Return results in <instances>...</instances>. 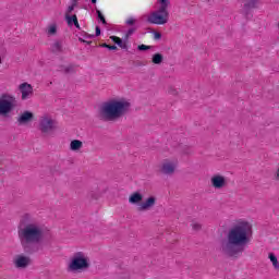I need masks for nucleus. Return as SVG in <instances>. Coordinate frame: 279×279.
Segmentation results:
<instances>
[{"label": "nucleus", "mask_w": 279, "mask_h": 279, "mask_svg": "<svg viewBox=\"0 0 279 279\" xmlns=\"http://www.w3.org/2000/svg\"><path fill=\"white\" fill-rule=\"evenodd\" d=\"M250 222L240 221L233 225L227 233L226 241L221 242L220 252L228 258H239L245 247L250 245Z\"/></svg>", "instance_id": "f03ea898"}, {"label": "nucleus", "mask_w": 279, "mask_h": 279, "mask_svg": "<svg viewBox=\"0 0 279 279\" xmlns=\"http://www.w3.org/2000/svg\"><path fill=\"white\" fill-rule=\"evenodd\" d=\"M58 129V122L49 117H43L39 120L38 130L41 134H51V132H56Z\"/></svg>", "instance_id": "0eeeda50"}, {"label": "nucleus", "mask_w": 279, "mask_h": 279, "mask_svg": "<svg viewBox=\"0 0 279 279\" xmlns=\"http://www.w3.org/2000/svg\"><path fill=\"white\" fill-rule=\"evenodd\" d=\"M92 197H93V199H97L98 198V196H93V195H92Z\"/></svg>", "instance_id": "37998d69"}, {"label": "nucleus", "mask_w": 279, "mask_h": 279, "mask_svg": "<svg viewBox=\"0 0 279 279\" xmlns=\"http://www.w3.org/2000/svg\"><path fill=\"white\" fill-rule=\"evenodd\" d=\"M65 21L69 27H73L74 24L77 23V15L73 14V15H69L65 14Z\"/></svg>", "instance_id": "6ab92c4d"}, {"label": "nucleus", "mask_w": 279, "mask_h": 279, "mask_svg": "<svg viewBox=\"0 0 279 279\" xmlns=\"http://www.w3.org/2000/svg\"><path fill=\"white\" fill-rule=\"evenodd\" d=\"M134 32H136V28H129L126 34H128V36H132V34H134Z\"/></svg>", "instance_id": "473e14b6"}, {"label": "nucleus", "mask_w": 279, "mask_h": 279, "mask_svg": "<svg viewBox=\"0 0 279 279\" xmlns=\"http://www.w3.org/2000/svg\"><path fill=\"white\" fill-rule=\"evenodd\" d=\"M74 1H80V0H74Z\"/></svg>", "instance_id": "49530a36"}, {"label": "nucleus", "mask_w": 279, "mask_h": 279, "mask_svg": "<svg viewBox=\"0 0 279 279\" xmlns=\"http://www.w3.org/2000/svg\"><path fill=\"white\" fill-rule=\"evenodd\" d=\"M137 66H143V63H138Z\"/></svg>", "instance_id": "c03bdc74"}, {"label": "nucleus", "mask_w": 279, "mask_h": 279, "mask_svg": "<svg viewBox=\"0 0 279 279\" xmlns=\"http://www.w3.org/2000/svg\"><path fill=\"white\" fill-rule=\"evenodd\" d=\"M168 93L169 95H173L175 97L178 95V89L173 87H169Z\"/></svg>", "instance_id": "cd10ccee"}, {"label": "nucleus", "mask_w": 279, "mask_h": 279, "mask_svg": "<svg viewBox=\"0 0 279 279\" xmlns=\"http://www.w3.org/2000/svg\"><path fill=\"white\" fill-rule=\"evenodd\" d=\"M0 64H1V56H0Z\"/></svg>", "instance_id": "a18cd8bd"}, {"label": "nucleus", "mask_w": 279, "mask_h": 279, "mask_svg": "<svg viewBox=\"0 0 279 279\" xmlns=\"http://www.w3.org/2000/svg\"><path fill=\"white\" fill-rule=\"evenodd\" d=\"M20 92L22 93V100L25 101V99H29V95H34V87L32 84L28 83H22L19 86Z\"/></svg>", "instance_id": "9b49d317"}, {"label": "nucleus", "mask_w": 279, "mask_h": 279, "mask_svg": "<svg viewBox=\"0 0 279 279\" xmlns=\"http://www.w3.org/2000/svg\"><path fill=\"white\" fill-rule=\"evenodd\" d=\"M183 154H186V155L191 154V148L185 147V148L183 149Z\"/></svg>", "instance_id": "72a5a7b5"}, {"label": "nucleus", "mask_w": 279, "mask_h": 279, "mask_svg": "<svg viewBox=\"0 0 279 279\" xmlns=\"http://www.w3.org/2000/svg\"><path fill=\"white\" fill-rule=\"evenodd\" d=\"M132 108V102L125 99H111L104 102L98 111L100 121H117L121 117H125Z\"/></svg>", "instance_id": "7ed1b4c3"}, {"label": "nucleus", "mask_w": 279, "mask_h": 279, "mask_svg": "<svg viewBox=\"0 0 279 279\" xmlns=\"http://www.w3.org/2000/svg\"><path fill=\"white\" fill-rule=\"evenodd\" d=\"M84 147V143L80 140H73L70 143L71 151H80Z\"/></svg>", "instance_id": "dca6fc26"}, {"label": "nucleus", "mask_w": 279, "mask_h": 279, "mask_svg": "<svg viewBox=\"0 0 279 279\" xmlns=\"http://www.w3.org/2000/svg\"><path fill=\"white\" fill-rule=\"evenodd\" d=\"M153 35L155 40H160V38H162V34L160 32L154 31Z\"/></svg>", "instance_id": "bb28decb"}, {"label": "nucleus", "mask_w": 279, "mask_h": 279, "mask_svg": "<svg viewBox=\"0 0 279 279\" xmlns=\"http://www.w3.org/2000/svg\"><path fill=\"white\" fill-rule=\"evenodd\" d=\"M100 47H102L104 49H108L109 51H117V46H110L108 44H101Z\"/></svg>", "instance_id": "a878e982"}, {"label": "nucleus", "mask_w": 279, "mask_h": 279, "mask_svg": "<svg viewBox=\"0 0 279 279\" xmlns=\"http://www.w3.org/2000/svg\"><path fill=\"white\" fill-rule=\"evenodd\" d=\"M159 8L150 13L147 17V23L150 25H167L169 23V8L171 5L170 0H157Z\"/></svg>", "instance_id": "20e7f679"}, {"label": "nucleus", "mask_w": 279, "mask_h": 279, "mask_svg": "<svg viewBox=\"0 0 279 279\" xmlns=\"http://www.w3.org/2000/svg\"><path fill=\"white\" fill-rule=\"evenodd\" d=\"M16 106V97L10 94H2L0 96V117H3V119L10 118V113L14 112Z\"/></svg>", "instance_id": "423d86ee"}, {"label": "nucleus", "mask_w": 279, "mask_h": 279, "mask_svg": "<svg viewBox=\"0 0 279 279\" xmlns=\"http://www.w3.org/2000/svg\"><path fill=\"white\" fill-rule=\"evenodd\" d=\"M268 258H269L270 263H272V267L275 269H279V262H278V257L276 256V254L269 253Z\"/></svg>", "instance_id": "4be33fe9"}, {"label": "nucleus", "mask_w": 279, "mask_h": 279, "mask_svg": "<svg viewBox=\"0 0 279 279\" xmlns=\"http://www.w3.org/2000/svg\"><path fill=\"white\" fill-rule=\"evenodd\" d=\"M141 202H143V194L138 191L133 192L130 196H129V204H141Z\"/></svg>", "instance_id": "2eb2a0df"}, {"label": "nucleus", "mask_w": 279, "mask_h": 279, "mask_svg": "<svg viewBox=\"0 0 279 279\" xmlns=\"http://www.w3.org/2000/svg\"><path fill=\"white\" fill-rule=\"evenodd\" d=\"M160 173H163V175H173L175 173V165L166 159L160 167Z\"/></svg>", "instance_id": "ddd939ff"}, {"label": "nucleus", "mask_w": 279, "mask_h": 279, "mask_svg": "<svg viewBox=\"0 0 279 279\" xmlns=\"http://www.w3.org/2000/svg\"><path fill=\"white\" fill-rule=\"evenodd\" d=\"M210 184L213 189L221 190L225 189V186H228V181L226 180V177L221 174H214L210 179Z\"/></svg>", "instance_id": "1a4fd4ad"}, {"label": "nucleus", "mask_w": 279, "mask_h": 279, "mask_svg": "<svg viewBox=\"0 0 279 279\" xmlns=\"http://www.w3.org/2000/svg\"><path fill=\"white\" fill-rule=\"evenodd\" d=\"M74 9L77 8V1L72 0V4H71Z\"/></svg>", "instance_id": "c9c22d12"}, {"label": "nucleus", "mask_w": 279, "mask_h": 279, "mask_svg": "<svg viewBox=\"0 0 279 279\" xmlns=\"http://www.w3.org/2000/svg\"><path fill=\"white\" fill-rule=\"evenodd\" d=\"M78 40H80V43H86V39H84L82 37H80Z\"/></svg>", "instance_id": "4c0bfd02"}, {"label": "nucleus", "mask_w": 279, "mask_h": 279, "mask_svg": "<svg viewBox=\"0 0 279 279\" xmlns=\"http://www.w3.org/2000/svg\"><path fill=\"white\" fill-rule=\"evenodd\" d=\"M149 49H153V46H147L145 44H142V45L137 46L138 51H149Z\"/></svg>", "instance_id": "393cba45"}, {"label": "nucleus", "mask_w": 279, "mask_h": 279, "mask_svg": "<svg viewBox=\"0 0 279 279\" xmlns=\"http://www.w3.org/2000/svg\"><path fill=\"white\" fill-rule=\"evenodd\" d=\"M74 26L76 27V29H82V27L80 26V22L77 21Z\"/></svg>", "instance_id": "e433bc0d"}, {"label": "nucleus", "mask_w": 279, "mask_h": 279, "mask_svg": "<svg viewBox=\"0 0 279 279\" xmlns=\"http://www.w3.org/2000/svg\"><path fill=\"white\" fill-rule=\"evenodd\" d=\"M14 265L17 269H25L32 265V258L27 255H16L14 259Z\"/></svg>", "instance_id": "9d476101"}, {"label": "nucleus", "mask_w": 279, "mask_h": 279, "mask_svg": "<svg viewBox=\"0 0 279 279\" xmlns=\"http://www.w3.org/2000/svg\"><path fill=\"white\" fill-rule=\"evenodd\" d=\"M85 45H93V41L85 40Z\"/></svg>", "instance_id": "ea45409f"}, {"label": "nucleus", "mask_w": 279, "mask_h": 279, "mask_svg": "<svg viewBox=\"0 0 279 279\" xmlns=\"http://www.w3.org/2000/svg\"><path fill=\"white\" fill-rule=\"evenodd\" d=\"M17 236L22 250L26 256L38 254L43 250V240L45 231L37 223L32 222V216L25 214L17 227Z\"/></svg>", "instance_id": "f257e3e1"}, {"label": "nucleus", "mask_w": 279, "mask_h": 279, "mask_svg": "<svg viewBox=\"0 0 279 279\" xmlns=\"http://www.w3.org/2000/svg\"><path fill=\"white\" fill-rule=\"evenodd\" d=\"M126 25H134V23H136V20H134V17H130L129 20H126Z\"/></svg>", "instance_id": "c85d7f7f"}, {"label": "nucleus", "mask_w": 279, "mask_h": 279, "mask_svg": "<svg viewBox=\"0 0 279 279\" xmlns=\"http://www.w3.org/2000/svg\"><path fill=\"white\" fill-rule=\"evenodd\" d=\"M58 34V24H51L48 27V36H56Z\"/></svg>", "instance_id": "b1692460"}, {"label": "nucleus", "mask_w": 279, "mask_h": 279, "mask_svg": "<svg viewBox=\"0 0 279 279\" xmlns=\"http://www.w3.org/2000/svg\"><path fill=\"white\" fill-rule=\"evenodd\" d=\"M87 36V38H95V35H88V34H85Z\"/></svg>", "instance_id": "58836bf2"}, {"label": "nucleus", "mask_w": 279, "mask_h": 279, "mask_svg": "<svg viewBox=\"0 0 279 279\" xmlns=\"http://www.w3.org/2000/svg\"><path fill=\"white\" fill-rule=\"evenodd\" d=\"M110 38L112 43H114V45L120 47V49H128V44L123 43V39H121V37L111 36Z\"/></svg>", "instance_id": "a211bd4d"}, {"label": "nucleus", "mask_w": 279, "mask_h": 279, "mask_svg": "<svg viewBox=\"0 0 279 279\" xmlns=\"http://www.w3.org/2000/svg\"><path fill=\"white\" fill-rule=\"evenodd\" d=\"M163 60H165V56H162V53L157 52L153 54V58H151L153 64H160L161 62H163Z\"/></svg>", "instance_id": "aec40b11"}, {"label": "nucleus", "mask_w": 279, "mask_h": 279, "mask_svg": "<svg viewBox=\"0 0 279 279\" xmlns=\"http://www.w3.org/2000/svg\"><path fill=\"white\" fill-rule=\"evenodd\" d=\"M34 121V112L24 111L17 117L19 125H27V123H32Z\"/></svg>", "instance_id": "f8f14e48"}, {"label": "nucleus", "mask_w": 279, "mask_h": 279, "mask_svg": "<svg viewBox=\"0 0 279 279\" xmlns=\"http://www.w3.org/2000/svg\"><path fill=\"white\" fill-rule=\"evenodd\" d=\"M243 3L242 14L245 16L247 21L254 16L252 14V10H256L258 8L259 0H241Z\"/></svg>", "instance_id": "6e6552de"}, {"label": "nucleus", "mask_w": 279, "mask_h": 279, "mask_svg": "<svg viewBox=\"0 0 279 279\" xmlns=\"http://www.w3.org/2000/svg\"><path fill=\"white\" fill-rule=\"evenodd\" d=\"M130 38V35H128V33L125 34V40H128Z\"/></svg>", "instance_id": "a19ab883"}, {"label": "nucleus", "mask_w": 279, "mask_h": 279, "mask_svg": "<svg viewBox=\"0 0 279 279\" xmlns=\"http://www.w3.org/2000/svg\"><path fill=\"white\" fill-rule=\"evenodd\" d=\"M192 228H193V230L199 231V230H202V225L194 223V225H192Z\"/></svg>", "instance_id": "c756f323"}, {"label": "nucleus", "mask_w": 279, "mask_h": 279, "mask_svg": "<svg viewBox=\"0 0 279 279\" xmlns=\"http://www.w3.org/2000/svg\"><path fill=\"white\" fill-rule=\"evenodd\" d=\"M90 267V263L88 262V257L84 252H76L70 258V263L68 265V271L72 274H82V271H86Z\"/></svg>", "instance_id": "39448f33"}, {"label": "nucleus", "mask_w": 279, "mask_h": 279, "mask_svg": "<svg viewBox=\"0 0 279 279\" xmlns=\"http://www.w3.org/2000/svg\"><path fill=\"white\" fill-rule=\"evenodd\" d=\"M92 3L95 5V3H97V0H92Z\"/></svg>", "instance_id": "79ce46f5"}, {"label": "nucleus", "mask_w": 279, "mask_h": 279, "mask_svg": "<svg viewBox=\"0 0 279 279\" xmlns=\"http://www.w3.org/2000/svg\"><path fill=\"white\" fill-rule=\"evenodd\" d=\"M52 53H62V43L61 41H54L51 47Z\"/></svg>", "instance_id": "412c9836"}, {"label": "nucleus", "mask_w": 279, "mask_h": 279, "mask_svg": "<svg viewBox=\"0 0 279 279\" xmlns=\"http://www.w3.org/2000/svg\"><path fill=\"white\" fill-rule=\"evenodd\" d=\"M59 71H61V73H64L65 75L75 73V64H69L68 66L59 65Z\"/></svg>", "instance_id": "f3484780"}, {"label": "nucleus", "mask_w": 279, "mask_h": 279, "mask_svg": "<svg viewBox=\"0 0 279 279\" xmlns=\"http://www.w3.org/2000/svg\"><path fill=\"white\" fill-rule=\"evenodd\" d=\"M96 14H97V21H100L102 25H108V22L106 21V16H104V13L99 9H96Z\"/></svg>", "instance_id": "5701e85b"}, {"label": "nucleus", "mask_w": 279, "mask_h": 279, "mask_svg": "<svg viewBox=\"0 0 279 279\" xmlns=\"http://www.w3.org/2000/svg\"><path fill=\"white\" fill-rule=\"evenodd\" d=\"M75 10L72 5L68 7L65 14L71 15V13Z\"/></svg>", "instance_id": "7c9ffc66"}, {"label": "nucleus", "mask_w": 279, "mask_h": 279, "mask_svg": "<svg viewBox=\"0 0 279 279\" xmlns=\"http://www.w3.org/2000/svg\"><path fill=\"white\" fill-rule=\"evenodd\" d=\"M275 180H277L279 182V167H278L277 172L275 174Z\"/></svg>", "instance_id": "f704fd0d"}, {"label": "nucleus", "mask_w": 279, "mask_h": 279, "mask_svg": "<svg viewBox=\"0 0 279 279\" xmlns=\"http://www.w3.org/2000/svg\"><path fill=\"white\" fill-rule=\"evenodd\" d=\"M95 36L96 37L101 36V27L96 26V34H95Z\"/></svg>", "instance_id": "2f4dec72"}, {"label": "nucleus", "mask_w": 279, "mask_h": 279, "mask_svg": "<svg viewBox=\"0 0 279 279\" xmlns=\"http://www.w3.org/2000/svg\"><path fill=\"white\" fill-rule=\"evenodd\" d=\"M154 206H156V196H150L140 204L137 210H140V213L143 210H149V208H154Z\"/></svg>", "instance_id": "4468645a"}]
</instances>
